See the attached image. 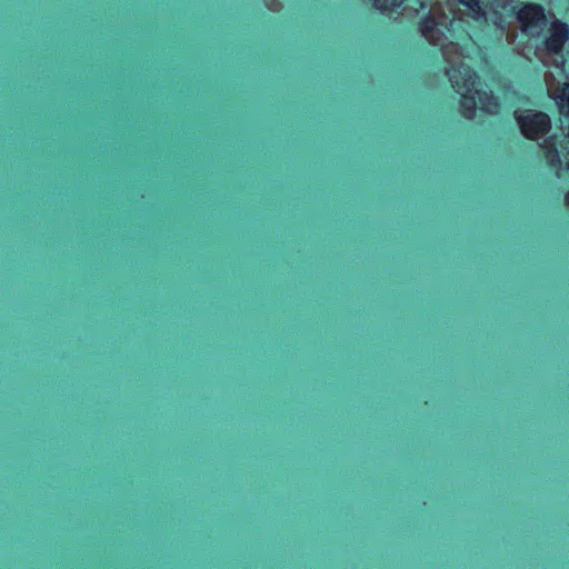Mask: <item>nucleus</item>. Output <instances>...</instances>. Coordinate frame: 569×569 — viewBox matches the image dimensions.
I'll return each instance as SVG.
<instances>
[{
  "instance_id": "9",
  "label": "nucleus",
  "mask_w": 569,
  "mask_h": 569,
  "mask_svg": "<svg viewBox=\"0 0 569 569\" xmlns=\"http://www.w3.org/2000/svg\"><path fill=\"white\" fill-rule=\"evenodd\" d=\"M545 159L551 168H560L561 158L558 148H552L550 151H543Z\"/></svg>"
},
{
  "instance_id": "1",
  "label": "nucleus",
  "mask_w": 569,
  "mask_h": 569,
  "mask_svg": "<svg viewBox=\"0 0 569 569\" xmlns=\"http://www.w3.org/2000/svg\"><path fill=\"white\" fill-rule=\"evenodd\" d=\"M448 77L452 87L461 96L459 102L460 113L468 120L476 117L477 99L482 106L490 104L495 99L491 91L476 89L479 80L470 67L460 66L452 68L448 72Z\"/></svg>"
},
{
  "instance_id": "5",
  "label": "nucleus",
  "mask_w": 569,
  "mask_h": 569,
  "mask_svg": "<svg viewBox=\"0 0 569 569\" xmlns=\"http://www.w3.org/2000/svg\"><path fill=\"white\" fill-rule=\"evenodd\" d=\"M418 32L431 44L443 43L446 36L431 14H425L417 24Z\"/></svg>"
},
{
  "instance_id": "3",
  "label": "nucleus",
  "mask_w": 569,
  "mask_h": 569,
  "mask_svg": "<svg viewBox=\"0 0 569 569\" xmlns=\"http://www.w3.org/2000/svg\"><path fill=\"white\" fill-rule=\"evenodd\" d=\"M513 118L520 133L530 141H538L551 129V120L549 116L541 111H516L513 113Z\"/></svg>"
},
{
  "instance_id": "8",
  "label": "nucleus",
  "mask_w": 569,
  "mask_h": 569,
  "mask_svg": "<svg viewBox=\"0 0 569 569\" xmlns=\"http://www.w3.org/2000/svg\"><path fill=\"white\" fill-rule=\"evenodd\" d=\"M463 7H466L469 11V16L476 20L486 19V11L480 3V0H458Z\"/></svg>"
},
{
  "instance_id": "11",
  "label": "nucleus",
  "mask_w": 569,
  "mask_h": 569,
  "mask_svg": "<svg viewBox=\"0 0 569 569\" xmlns=\"http://www.w3.org/2000/svg\"><path fill=\"white\" fill-rule=\"evenodd\" d=\"M565 206L569 209V190L565 193Z\"/></svg>"
},
{
  "instance_id": "6",
  "label": "nucleus",
  "mask_w": 569,
  "mask_h": 569,
  "mask_svg": "<svg viewBox=\"0 0 569 569\" xmlns=\"http://www.w3.org/2000/svg\"><path fill=\"white\" fill-rule=\"evenodd\" d=\"M552 99L557 104L559 113L569 119V81L562 82L556 88Z\"/></svg>"
},
{
  "instance_id": "4",
  "label": "nucleus",
  "mask_w": 569,
  "mask_h": 569,
  "mask_svg": "<svg viewBox=\"0 0 569 569\" xmlns=\"http://www.w3.org/2000/svg\"><path fill=\"white\" fill-rule=\"evenodd\" d=\"M569 39V26L565 21L555 19L550 22L548 34L541 40L540 47L548 54L558 56Z\"/></svg>"
},
{
  "instance_id": "2",
  "label": "nucleus",
  "mask_w": 569,
  "mask_h": 569,
  "mask_svg": "<svg viewBox=\"0 0 569 569\" xmlns=\"http://www.w3.org/2000/svg\"><path fill=\"white\" fill-rule=\"evenodd\" d=\"M515 12L520 32L529 39H540L548 26V18L542 4L527 1Z\"/></svg>"
},
{
  "instance_id": "10",
  "label": "nucleus",
  "mask_w": 569,
  "mask_h": 569,
  "mask_svg": "<svg viewBox=\"0 0 569 569\" xmlns=\"http://www.w3.org/2000/svg\"><path fill=\"white\" fill-rule=\"evenodd\" d=\"M542 148H543V151H548V150L550 151L552 148H557L556 137L555 136L547 137L543 140Z\"/></svg>"
},
{
  "instance_id": "7",
  "label": "nucleus",
  "mask_w": 569,
  "mask_h": 569,
  "mask_svg": "<svg viewBox=\"0 0 569 569\" xmlns=\"http://www.w3.org/2000/svg\"><path fill=\"white\" fill-rule=\"evenodd\" d=\"M371 3L372 8L382 16H391L401 7V0H363Z\"/></svg>"
}]
</instances>
